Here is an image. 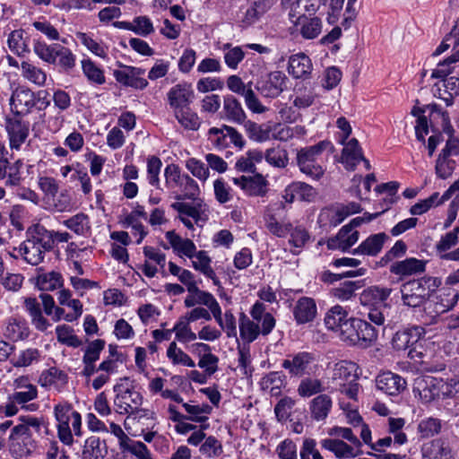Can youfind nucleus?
<instances>
[{
	"label": "nucleus",
	"mask_w": 459,
	"mask_h": 459,
	"mask_svg": "<svg viewBox=\"0 0 459 459\" xmlns=\"http://www.w3.org/2000/svg\"><path fill=\"white\" fill-rule=\"evenodd\" d=\"M175 189H177V192H179L176 196L178 200H195L200 194L198 184L187 174L182 176L181 179L176 185Z\"/></svg>",
	"instance_id": "42"
},
{
	"label": "nucleus",
	"mask_w": 459,
	"mask_h": 459,
	"mask_svg": "<svg viewBox=\"0 0 459 459\" xmlns=\"http://www.w3.org/2000/svg\"><path fill=\"white\" fill-rule=\"evenodd\" d=\"M321 447L333 453L338 459L354 458L361 454L360 446L347 444L337 438H324L320 441Z\"/></svg>",
	"instance_id": "19"
},
{
	"label": "nucleus",
	"mask_w": 459,
	"mask_h": 459,
	"mask_svg": "<svg viewBox=\"0 0 459 459\" xmlns=\"http://www.w3.org/2000/svg\"><path fill=\"white\" fill-rule=\"evenodd\" d=\"M4 334L7 338L16 342L26 339L30 334V330L24 320L10 318Z\"/></svg>",
	"instance_id": "48"
},
{
	"label": "nucleus",
	"mask_w": 459,
	"mask_h": 459,
	"mask_svg": "<svg viewBox=\"0 0 459 459\" xmlns=\"http://www.w3.org/2000/svg\"><path fill=\"white\" fill-rule=\"evenodd\" d=\"M190 259L192 260V266L195 271L211 279L215 286H220L221 281L212 267V259L206 251H197L195 257Z\"/></svg>",
	"instance_id": "37"
},
{
	"label": "nucleus",
	"mask_w": 459,
	"mask_h": 459,
	"mask_svg": "<svg viewBox=\"0 0 459 459\" xmlns=\"http://www.w3.org/2000/svg\"><path fill=\"white\" fill-rule=\"evenodd\" d=\"M232 181L248 196H264L267 193V181L261 174L233 178Z\"/></svg>",
	"instance_id": "17"
},
{
	"label": "nucleus",
	"mask_w": 459,
	"mask_h": 459,
	"mask_svg": "<svg viewBox=\"0 0 459 459\" xmlns=\"http://www.w3.org/2000/svg\"><path fill=\"white\" fill-rule=\"evenodd\" d=\"M248 137L257 143L270 141V123L258 125L255 122H248L246 125Z\"/></svg>",
	"instance_id": "57"
},
{
	"label": "nucleus",
	"mask_w": 459,
	"mask_h": 459,
	"mask_svg": "<svg viewBox=\"0 0 459 459\" xmlns=\"http://www.w3.org/2000/svg\"><path fill=\"white\" fill-rule=\"evenodd\" d=\"M24 307L29 313L31 324L40 332H45L50 324L48 320L42 315V300L37 298L29 297L24 299Z\"/></svg>",
	"instance_id": "32"
},
{
	"label": "nucleus",
	"mask_w": 459,
	"mask_h": 459,
	"mask_svg": "<svg viewBox=\"0 0 459 459\" xmlns=\"http://www.w3.org/2000/svg\"><path fill=\"white\" fill-rule=\"evenodd\" d=\"M126 384L116 385L114 392L116 397L114 400L117 411L119 413H127L125 420V427L128 433L134 437L143 434V396L140 386H135L134 381L126 378Z\"/></svg>",
	"instance_id": "1"
},
{
	"label": "nucleus",
	"mask_w": 459,
	"mask_h": 459,
	"mask_svg": "<svg viewBox=\"0 0 459 459\" xmlns=\"http://www.w3.org/2000/svg\"><path fill=\"white\" fill-rule=\"evenodd\" d=\"M36 105V95L30 90H16L10 98L11 109L15 115L29 112Z\"/></svg>",
	"instance_id": "30"
},
{
	"label": "nucleus",
	"mask_w": 459,
	"mask_h": 459,
	"mask_svg": "<svg viewBox=\"0 0 459 459\" xmlns=\"http://www.w3.org/2000/svg\"><path fill=\"white\" fill-rule=\"evenodd\" d=\"M267 230L277 238H285L291 230L292 223L290 221L279 220L274 214L266 213L264 217Z\"/></svg>",
	"instance_id": "44"
},
{
	"label": "nucleus",
	"mask_w": 459,
	"mask_h": 459,
	"mask_svg": "<svg viewBox=\"0 0 459 459\" xmlns=\"http://www.w3.org/2000/svg\"><path fill=\"white\" fill-rule=\"evenodd\" d=\"M194 98V90L192 85L187 82H180L173 86L168 92L169 105L178 109L187 108Z\"/></svg>",
	"instance_id": "20"
},
{
	"label": "nucleus",
	"mask_w": 459,
	"mask_h": 459,
	"mask_svg": "<svg viewBox=\"0 0 459 459\" xmlns=\"http://www.w3.org/2000/svg\"><path fill=\"white\" fill-rule=\"evenodd\" d=\"M285 378L286 377L281 372H270L262 377L260 381L261 388L271 396L278 397L285 385Z\"/></svg>",
	"instance_id": "40"
},
{
	"label": "nucleus",
	"mask_w": 459,
	"mask_h": 459,
	"mask_svg": "<svg viewBox=\"0 0 459 459\" xmlns=\"http://www.w3.org/2000/svg\"><path fill=\"white\" fill-rule=\"evenodd\" d=\"M59 44L47 45L43 41L37 40L34 43L35 54L43 61L48 64H56L55 52L57 51Z\"/></svg>",
	"instance_id": "63"
},
{
	"label": "nucleus",
	"mask_w": 459,
	"mask_h": 459,
	"mask_svg": "<svg viewBox=\"0 0 459 459\" xmlns=\"http://www.w3.org/2000/svg\"><path fill=\"white\" fill-rule=\"evenodd\" d=\"M67 380L68 377L64 371L52 367L40 374L39 377V384L43 387H48L53 385H65L67 383Z\"/></svg>",
	"instance_id": "51"
},
{
	"label": "nucleus",
	"mask_w": 459,
	"mask_h": 459,
	"mask_svg": "<svg viewBox=\"0 0 459 459\" xmlns=\"http://www.w3.org/2000/svg\"><path fill=\"white\" fill-rule=\"evenodd\" d=\"M272 4V0L254 1L246 11L243 22L247 25L253 24L270 9Z\"/></svg>",
	"instance_id": "49"
},
{
	"label": "nucleus",
	"mask_w": 459,
	"mask_h": 459,
	"mask_svg": "<svg viewBox=\"0 0 459 459\" xmlns=\"http://www.w3.org/2000/svg\"><path fill=\"white\" fill-rule=\"evenodd\" d=\"M189 323L184 317H181L171 330V332L175 333L176 339L180 342L186 343L197 338L196 334L191 330Z\"/></svg>",
	"instance_id": "62"
},
{
	"label": "nucleus",
	"mask_w": 459,
	"mask_h": 459,
	"mask_svg": "<svg viewBox=\"0 0 459 459\" xmlns=\"http://www.w3.org/2000/svg\"><path fill=\"white\" fill-rule=\"evenodd\" d=\"M56 339L62 343L70 347L77 348L82 342L74 334V329L66 325H57L56 328Z\"/></svg>",
	"instance_id": "61"
},
{
	"label": "nucleus",
	"mask_w": 459,
	"mask_h": 459,
	"mask_svg": "<svg viewBox=\"0 0 459 459\" xmlns=\"http://www.w3.org/2000/svg\"><path fill=\"white\" fill-rule=\"evenodd\" d=\"M388 239L389 237L384 232L372 234L354 248L351 253L353 255L377 256L382 251L385 243Z\"/></svg>",
	"instance_id": "23"
},
{
	"label": "nucleus",
	"mask_w": 459,
	"mask_h": 459,
	"mask_svg": "<svg viewBox=\"0 0 459 459\" xmlns=\"http://www.w3.org/2000/svg\"><path fill=\"white\" fill-rule=\"evenodd\" d=\"M316 312V301L309 297L299 298L293 307V316L299 325L313 321Z\"/></svg>",
	"instance_id": "27"
},
{
	"label": "nucleus",
	"mask_w": 459,
	"mask_h": 459,
	"mask_svg": "<svg viewBox=\"0 0 459 459\" xmlns=\"http://www.w3.org/2000/svg\"><path fill=\"white\" fill-rule=\"evenodd\" d=\"M166 239L170 244L173 252L179 257L193 258L197 252L195 244L189 238H183L175 231L170 230L166 233Z\"/></svg>",
	"instance_id": "28"
},
{
	"label": "nucleus",
	"mask_w": 459,
	"mask_h": 459,
	"mask_svg": "<svg viewBox=\"0 0 459 459\" xmlns=\"http://www.w3.org/2000/svg\"><path fill=\"white\" fill-rule=\"evenodd\" d=\"M175 116L179 124L188 130H197L201 125L197 114L188 107L175 111Z\"/></svg>",
	"instance_id": "56"
},
{
	"label": "nucleus",
	"mask_w": 459,
	"mask_h": 459,
	"mask_svg": "<svg viewBox=\"0 0 459 459\" xmlns=\"http://www.w3.org/2000/svg\"><path fill=\"white\" fill-rule=\"evenodd\" d=\"M401 293L403 304L411 307H420L429 296L427 288L418 280L403 284Z\"/></svg>",
	"instance_id": "16"
},
{
	"label": "nucleus",
	"mask_w": 459,
	"mask_h": 459,
	"mask_svg": "<svg viewBox=\"0 0 459 459\" xmlns=\"http://www.w3.org/2000/svg\"><path fill=\"white\" fill-rule=\"evenodd\" d=\"M141 74V69L133 66H125L122 70L114 71V76L118 82L136 89L143 88Z\"/></svg>",
	"instance_id": "41"
},
{
	"label": "nucleus",
	"mask_w": 459,
	"mask_h": 459,
	"mask_svg": "<svg viewBox=\"0 0 459 459\" xmlns=\"http://www.w3.org/2000/svg\"><path fill=\"white\" fill-rule=\"evenodd\" d=\"M357 370L358 367L355 363L342 360L334 365L331 378L339 386L345 385V383L351 384L357 379Z\"/></svg>",
	"instance_id": "29"
},
{
	"label": "nucleus",
	"mask_w": 459,
	"mask_h": 459,
	"mask_svg": "<svg viewBox=\"0 0 459 459\" xmlns=\"http://www.w3.org/2000/svg\"><path fill=\"white\" fill-rule=\"evenodd\" d=\"M143 219V209L141 205H137V207L133 210L130 213H128L123 223L126 228H131L136 235L139 236L136 242L139 244L143 238V227L142 225V221Z\"/></svg>",
	"instance_id": "50"
},
{
	"label": "nucleus",
	"mask_w": 459,
	"mask_h": 459,
	"mask_svg": "<svg viewBox=\"0 0 459 459\" xmlns=\"http://www.w3.org/2000/svg\"><path fill=\"white\" fill-rule=\"evenodd\" d=\"M71 291L69 290H62L58 293V303L61 306H67L72 308V312L67 313L65 316L66 322H74L82 314V304L79 299H71Z\"/></svg>",
	"instance_id": "43"
},
{
	"label": "nucleus",
	"mask_w": 459,
	"mask_h": 459,
	"mask_svg": "<svg viewBox=\"0 0 459 459\" xmlns=\"http://www.w3.org/2000/svg\"><path fill=\"white\" fill-rule=\"evenodd\" d=\"M5 129L9 136L11 148L19 150L29 135V123L22 120L19 115H15L13 117L6 118Z\"/></svg>",
	"instance_id": "15"
},
{
	"label": "nucleus",
	"mask_w": 459,
	"mask_h": 459,
	"mask_svg": "<svg viewBox=\"0 0 459 459\" xmlns=\"http://www.w3.org/2000/svg\"><path fill=\"white\" fill-rule=\"evenodd\" d=\"M264 160L274 168L284 169L289 164V154L283 148L273 147L265 151Z\"/></svg>",
	"instance_id": "53"
},
{
	"label": "nucleus",
	"mask_w": 459,
	"mask_h": 459,
	"mask_svg": "<svg viewBox=\"0 0 459 459\" xmlns=\"http://www.w3.org/2000/svg\"><path fill=\"white\" fill-rule=\"evenodd\" d=\"M52 248L51 235L43 225L38 223L28 228L26 239L21 244L19 251L28 264L38 265L44 260L45 253Z\"/></svg>",
	"instance_id": "3"
},
{
	"label": "nucleus",
	"mask_w": 459,
	"mask_h": 459,
	"mask_svg": "<svg viewBox=\"0 0 459 459\" xmlns=\"http://www.w3.org/2000/svg\"><path fill=\"white\" fill-rule=\"evenodd\" d=\"M281 367L289 372L290 377H300L313 373L316 368V358L313 353L299 351L289 355L281 362Z\"/></svg>",
	"instance_id": "10"
},
{
	"label": "nucleus",
	"mask_w": 459,
	"mask_h": 459,
	"mask_svg": "<svg viewBox=\"0 0 459 459\" xmlns=\"http://www.w3.org/2000/svg\"><path fill=\"white\" fill-rule=\"evenodd\" d=\"M39 299L42 300L43 310L47 316H51L54 322H58L61 319L65 320L67 313L63 307H57L55 304L53 297L48 293H41Z\"/></svg>",
	"instance_id": "54"
},
{
	"label": "nucleus",
	"mask_w": 459,
	"mask_h": 459,
	"mask_svg": "<svg viewBox=\"0 0 459 459\" xmlns=\"http://www.w3.org/2000/svg\"><path fill=\"white\" fill-rule=\"evenodd\" d=\"M206 135L211 148L218 151L228 148L230 143L241 150L246 144L243 135L236 128L227 125L211 127Z\"/></svg>",
	"instance_id": "8"
},
{
	"label": "nucleus",
	"mask_w": 459,
	"mask_h": 459,
	"mask_svg": "<svg viewBox=\"0 0 459 459\" xmlns=\"http://www.w3.org/2000/svg\"><path fill=\"white\" fill-rule=\"evenodd\" d=\"M315 196L314 188L304 182H293L283 192L282 198L286 203L291 204L295 199L310 201Z\"/></svg>",
	"instance_id": "34"
},
{
	"label": "nucleus",
	"mask_w": 459,
	"mask_h": 459,
	"mask_svg": "<svg viewBox=\"0 0 459 459\" xmlns=\"http://www.w3.org/2000/svg\"><path fill=\"white\" fill-rule=\"evenodd\" d=\"M305 134L306 129L302 126H290L282 123H270V140L288 142Z\"/></svg>",
	"instance_id": "31"
},
{
	"label": "nucleus",
	"mask_w": 459,
	"mask_h": 459,
	"mask_svg": "<svg viewBox=\"0 0 459 459\" xmlns=\"http://www.w3.org/2000/svg\"><path fill=\"white\" fill-rule=\"evenodd\" d=\"M223 51L224 62L230 69H237L238 64L244 59L245 52L238 46L232 47L230 43H226L221 48Z\"/></svg>",
	"instance_id": "55"
},
{
	"label": "nucleus",
	"mask_w": 459,
	"mask_h": 459,
	"mask_svg": "<svg viewBox=\"0 0 459 459\" xmlns=\"http://www.w3.org/2000/svg\"><path fill=\"white\" fill-rule=\"evenodd\" d=\"M391 292L390 288L370 286L360 293L359 301L365 307H377L388 299Z\"/></svg>",
	"instance_id": "35"
},
{
	"label": "nucleus",
	"mask_w": 459,
	"mask_h": 459,
	"mask_svg": "<svg viewBox=\"0 0 459 459\" xmlns=\"http://www.w3.org/2000/svg\"><path fill=\"white\" fill-rule=\"evenodd\" d=\"M331 145L328 141L301 148L297 153V164L299 170L312 179L318 180L325 174V168L320 163L323 152Z\"/></svg>",
	"instance_id": "5"
},
{
	"label": "nucleus",
	"mask_w": 459,
	"mask_h": 459,
	"mask_svg": "<svg viewBox=\"0 0 459 459\" xmlns=\"http://www.w3.org/2000/svg\"><path fill=\"white\" fill-rule=\"evenodd\" d=\"M344 342L349 345L368 347L377 338V330L364 319L355 318Z\"/></svg>",
	"instance_id": "11"
},
{
	"label": "nucleus",
	"mask_w": 459,
	"mask_h": 459,
	"mask_svg": "<svg viewBox=\"0 0 459 459\" xmlns=\"http://www.w3.org/2000/svg\"><path fill=\"white\" fill-rule=\"evenodd\" d=\"M405 420L403 418L388 419V432L393 436L394 445L402 446L407 442V436L403 431Z\"/></svg>",
	"instance_id": "59"
},
{
	"label": "nucleus",
	"mask_w": 459,
	"mask_h": 459,
	"mask_svg": "<svg viewBox=\"0 0 459 459\" xmlns=\"http://www.w3.org/2000/svg\"><path fill=\"white\" fill-rule=\"evenodd\" d=\"M107 455V447L98 437L91 436L85 441L82 459H103Z\"/></svg>",
	"instance_id": "45"
},
{
	"label": "nucleus",
	"mask_w": 459,
	"mask_h": 459,
	"mask_svg": "<svg viewBox=\"0 0 459 459\" xmlns=\"http://www.w3.org/2000/svg\"><path fill=\"white\" fill-rule=\"evenodd\" d=\"M289 79L281 71L271 72L262 82L260 91L262 94L269 98H276L287 89Z\"/></svg>",
	"instance_id": "22"
},
{
	"label": "nucleus",
	"mask_w": 459,
	"mask_h": 459,
	"mask_svg": "<svg viewBox=\"0 0 459 459\" xmlns=\"http://www.w3.org/2000/svg\"><path fill=\"white\" fill-rule=\"evenodd\" d=\"M426 269V262L414 257L394 263L390 271L400 276H411L422 273Z\"/></svg>",
	"instance_id": "36"
},
{
	"label": "nucleus",
	"mask_w": 459,
	"mask_h": 459,
	"mask_svg": "<svg viewBox=\"0 0 459 459\" xmlns=\"http://www.w3.org/2000/svg\"><path fill=\"white\" fill-rule=\"evenodd\" d=\"M445 202L446 201H442V195L440 196L439 194L436 192L428 198L420 200L413 204L410 209V212L412 215H421L427 212L432 207L440 205Z\"/></svg>",
	"instance_id": "58"
},
{
	"label": "nucleus",
	"mask_w": 459,
	"mask_h": 459,
	"mask_svg": "<svg viewBox=\"0 0 459 459\" xmlns=\"http://www.w3.org/2000/svg\"><path fill=\"white\" fill-rule=\"evenodd\" d=\"M55 419L57 421V435L62 443L71 445L73 443L72 428L76 436L81 435L82 418L81 414L74 411L73 405L67 402L59 403L54 407Z\"/></svg>",
	"instance_id": "4"
},
{
	"label": "nucleus",
	"mask_w": 459,
	"mask_h": 459,
	"mask_svg": "<svg viewBox=\"0 0 459 459\" xmlns=\"http://www.w3.org/2000/svg\"><path fill=\"white\" fill-rule=\"evenodd\" d=\"M167 357L173 365H181L195 368V361L184 351L178 347L175 342L169 343L167 349Z\"/></svg>",
	"instance_id": "52"
},
{
	"label": "nucleus",
	"mask_w": 459,
	"mask_h": 459,
	"mask_svg": "<svg viewBox=\"0 0 459 459\" xmlns=\"http://www.w3.org/2000/svg\"><path fill=\"white\" fill-rule=\"evenodd\" d=\"M250 316L242 313L239 316V335L243 342L250 343L259 335L270 334L276 325V319L266 310L261 301H255L249 309Z\"/></svg>",
	"instance_id": "2"
},
{
	"label": "nucleus",
	"mask_w": 459,
	"mask_h": 459,
	"mask_svg": "<svg viewBox=\"0 0 459 459\" xmlns=\"http://www.w3.org/2000/svg\"><path fill=\"white\" fill-rule=\"evenodd\" d=\"M187 290L189 295L184 300L186 307L194 308L196 305L205 306L212 314L215 321L221 323V306L212 293L202 290L197 286H193L192 289Z\"/></svg>",
	"instance_id": "12"
},
{
	"label": "nucleus",
	"mask_w": 459,
	"mask_h": 459,
	"mask_svg": "<svg viewBox=\"0 0 459 459\" xmlns=\"http://www.w3.org/2000/svg\"><path fill=\"white\" fill-rule=\"evenodd\" d=\"M162 167L161 160L155 156L148 159L147 161V179L150 185L156 187L158 190L155 194H151L149 197V203L152 204H157L160 201V193L162 189L160 187V172Z\"/></svg>",
	"instance_id": "33"
},
{
	"label": "nucleus",
	"mask_w": 459,
	"mask_h": 459,
	"mask_svg": "<svg viewBox=\"0 0 459 459\" xmlns=\"http://www.w3.org/2000/svg\"><path fill=\"white\" fill-rule=\"evenodd\" d=\"M360 286L357 281H344L331 290L332 295L342 301L350 300L355 295V290Z\"/></svg>",
	"instance_id": "64"
},
{
	"label": "nucleus",
	"mask_w": 459,
	"mask_h": 459,
	"mask_svg": "<svg viewBox=\"0 0 459 459\" xmlns=\"http://www.w3.org/2000/svg\"><path fill=\"white\" fill-rule=\"evenodd\" d=\"M359 238V232L351 229V226H342L335 237L331 238L327 241V247L330 249H339L347 252L354 246Z\"/></svg>",
	"instance_id": "21"
},
{
	"label": "nucleus",
	"mask_w": 459,
	"mask_h": 459,
	"mask_svg": "<svg viewBox=\"0 0 459 459\" xmlns=\"http://www.w3.org/2000/svg\"><path fill=\"white\" fill-rule=\"evenodd\" d=\"M171 207L178 212V217L192 219L196 225H200L208 220L207 209L205 205L201 204H191L176 202L171 204Z\"/></svg>",
	"instance_id": "24"
},
{
	"label": "nucleus",
	"mask_w": 459,
	"mask_h": 459,
	"mask_svg": "<svg viewBox=\"0 0 459 459\" xmlns=\"http://www.w3.org/2000/svg\"><path fill=\"white\" fill-rule=\"evenodd\" d=\"M221 117L236 124H242L246 119V113L240 101L233 95L223 97Z\"/></svg>",
	"instance_id": "25"
},
{
	"label": "nucleus",
	"mask_w": 459,
	"mask_h": 459,
	"mask_svg": "<svg viewBox=\"0 0 459 459\" xmlns=\"http://www.w3.org/2000/svg\"><path fill=\"white\" fill-rule=\"evenodd\" d=\"M354 319L355 317L349 316V312L345 307L335 305L325 313L324 321L326 328L336 333L344 342L347 334L351 333L349 331Z\"/></svg>",
	"instance_id": "9"
},
{
	"label": "nucleus",
	"mask_w": 459,
	"mask_h": 459,
	"mask_svg": "<svg viewBox=\"0 0 459 459\" xmlns=\"http://www.w3.org/2000/svg\"><path fill=\"white\" fill-rule=\"evenodd\" d=\"M333 407L332 398L325 394L314 397L309 403L311 418L316 421L325 420Z\"/></svg>",
	"instance_id": "38"
},
{
	"label": "nucleus",
	"mask_w": 459,
	"mask_h": 459,
	"mask_svg": "<svg viewBox=\"0 0 459 459\" xmlns=\"http://www.w3.org/2000/svg\"><path fill=\"white\" fill-rule=\"evenodd\" d=\"M298 8L290 7L289 20L291 23L290 32L293 36H300L303 39L311 40L319 37L323 31V20L309 14H299Z\"/></svg>",
	"instance_id": "6"
},
{
	"label": "nucleus",
	"mask_w": 459,
	"mask_h": 459,
	"mask_svg": "<svg viewBox=\"0 0 459 459\" xmlns=\"http://www.w3.org/2000/svg\"><path fill=\"white\" fill-rule=\"evenodd\" d=\"M343 145L339 161L347 170H354L357 165L363 161L367 170L370 169L369 161L364 157L362 148L356 138H351Z\"/></svg>",
	"instance_id": "13"
},
{
	"label": "nucleus",
	"mask_w": 459,
	"mask_h": 459,
	"mask_svg": "<svg viewBox=\"0 0 459 459\" xmlns=\"http://www.w3.org/2000/svg\"><path fill=\"white\" fill-rule=\"evenodd\" d=\"M450 386L443 379L430 376H420L414 379L412 393L415 398L422 403H429L434 400L449 396L451 394Z\"/></svg>",
	"instance_id": "7"
},
{
	"label": "nucleus",
	"mask_w": 459,
	"mask_h": 459,
	"mask_svg": "<svg viewBox=\"0 0 459 459\" xmlns=\"http://www.w3.org/2000/svg\"><path fill=\"white\" fill-rule=\"evenodd\" d=\"M377 389L388 395H398L407 386L406 380L400 375L387 371L379 374L376 379Z\"/></svg>",
	"instance_id": "18"
},
{
	"label": "nucleus",
	"mask_w": 459,
	"mask_h": 459,
	"mask_svg": "<svg viewBox=\"0 0 459 459\" xmlns=\"http://www.w3.org/2000/svg\"><path fill=\"white\" fill-rule=\"evenodd\" d=\"M325 391V385L322 380L316 377H305L298 385V394L302 398H308L313 395L322 394Z\"/></svg>",
	"instance_id": "47"
},
{
	"label": "nucleus",
	"mask_w": 459,
	"mask_h": 459,
	"mask_svg": "<svg viewBox=\"0 0 459 459\" xmlns=\"http://www.w3.org/2000/svg\"><path fill=\"white\" fill-rule=\"evenodd\" d=\"M36 286L42 291H52L63 287V277L58 272L45 273L42 268L37 270Z\"/></svg>",
	"instance_id": "39"
},
{
	"label": "nucleus",
	"mask_w": 459,
	"mask_h": 459,
	"mask_svg": "<svg viewBox=\"0 0 459 459\" xmlns=\"http://www.w3.org/2000/svg\"><path fill=\"white\" fill-rule=\"evenodd\" d=\"M425 334V329L421 326H412L397 331L393 339V348L398 351H408L413 345H417Z\"/></svg>",
	"instance_id": "14"
},
{
	"label": "nucleus",
	"mask_w": 459,
	"mask_h": 459,
	"mask_svg": "<svg viewBox=\"0 0 459 459\" xmlns=\"http://www.w3.org/2000/svg\"><path fill=\"white\" fill-rule=\"evenodd\" d=\"M288 235L290 236L289 244L298 249L297 251H292L294 254L299 253L311 238L308 230L301 224H292Z\"/></svg>",
	"instance_id": "46"
},
{
	"label": "nucleus",
	"mask_w": 459,
	"mask_h": 459,
	"mask_svg": "<svg viewBox=\"0 0 459 459\" xmlns=\"http://www.w3.org/2000/svg\"><path fill=\"white\" fill-rule=\"evenodd\" d=\"M64 224L77 235H85L90 230V221L86 214L80 212L64 221Z\"/></svg>",
	"instance_id": "60"
},
{
	"label": "nucleus",
	"mask_w": 459,
	"mask_h": 459,
	"mask_svg": "<svg viewBox=\"0 0 459 459\" xmlns=\"http://www.w3.org/2000/svg\"><path fill=\"white\" fill-rule=\"evenodd\" d=\"M313 69L311 59L304 53L292 55L289 58L288 72L294 78L306 80Z\"/></svg>",
	"instance_id": "26"
}]
</instances>
